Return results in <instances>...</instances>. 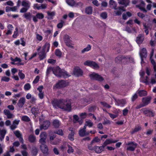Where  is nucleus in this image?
Listing matches in <instances>:
<instances>
[{
    "label": "nucleus",
    "instance_id": "obj_21",
    "mask_svg": "<svg viewBox=\"0 0 156 156\" xmlns=\"http://www.w3.org/2000/svg\"><path fill=\"white\" fill-rule=\"evenodd\" d=\"M26 100L23 97L20 98L17 103V105L19 108H22L25 103Z\"/></svg>",
    "mask_w": 156,
    "mask_h": 156
},
{
    "label": "nucleus",
    "instance_id": "obj_22",
    "mask_svg": "<svg viewBox=\"0 0 156 156\" xmlns=\"http://www.w3.org/2000/svg\"><path fill=\"white\" fill-rule=\"evenodd\" d=\"M104 148L103 145L100 147L95 146L94 147V151L98 153H100L104 151Z\"/></svg>",
    "mask_w": 156,
    "mask_h": 156
},
{
    "label": "nucleus",
    "instance_id": "obj_12",
    "mask_svg": "<svg viewBox=\"0 0 156 156\" xmlns=\"http://www.w3.org/2000/svg\"><path fill=\"white\" fill-rule=\"evenodd\" d=\"M115 102V104L118 106L122 107L126 104V102L125 100L123 99L119 100L114 98Z\"/></svg>",
    "mask_w": 156,
    "mask_h": 156
},
{
    "label": "nucleus",
    "instance_id": "obj_53",
    "mask_svg": "<svg viewBox=\"0 0 156 156\" xmlns=\"http://www.w3.org/2000/svg\"><path fill=\"white\" fill-rule=\"evenodd\" d=\"M18 74L21 79L24 78L25 76L24 74L22 73V70H19Z\"/></svg>",
    "mask_w": 156,
    "mask_h": 156
},
{
    "label": "nucleus",
    "instance_id": "obj_64",
    "mask_svg": "<svg viewBox=\"0 0 156 156\" xmlns=\"http://www.w3.org/2000/svg\"><path fill=\"white\" fill-rule=\"evenodd\" d=\"M48 62L49 63L54 64L55 63L56 60L52 59H49L48 60Z\"/></svg>",
    "mask_w": 156,
    "mask_h": 156
},
{
    "label": "nucleus",
    "instance_id": "obj_31",
    "mask_svg": "<svg viewBox=\"0 0 156 156\" xmlns=\"http://www.w3.org/2000/svg\"><path fill=\"white\" fill-rule=\"evenodd\" d=\"M129 3V0H120L119 2V4L124 5L125 6H127Z\"/></svg>",
    "mask_w": 156,
    "mask_h": 156
},
{
    "label": "nucleus",
    "instance_id": "obj_26",
    "mask_svg": "<svg viewBox=\"0 0 156 156\" xmlns=\"http://www.w3.org/2000/svg\"><path fill=\"white\" fill-rule=\"evenodd\" d=\"M136 93L140 97L145 96L147 95V92L144 90H138L136 91Z\"/></svg>",
    "mask_w": 156,
    "mask_h": 156
},
{
    "label": "nucleus",
    "instance_id": "obj_9",
    "mask_svg": "<svg viewBox=\"0 0 156 156\" xmlns=\"http://www.w3.org/2000/svg\"><path fill=\"white\" fill-rule=\"evenodd\" d=\"M73 73L75 76H79L82 75L83 72L79 68L76 67L74 69Z\"/></svg>",
    "mask_w": 156,
    "mask_h": 156
},
{
    "label": "nucleus",
    "instance_id": "obj_37",
    "mask_svg": "<svg viewBox=\"0 0 156 156\" xmlns=\"http://www.w3.org/2000/svg\"><path fill=\"white\" fill-rule=\"evenodd\" d=\"M141 129V126L138 125L136 126L135 128L131 132V133L133 134L135 132H137Z\"/></svg>",
    "mask_w": 156,
    "mask_h": 156
},
{
    "label": "nucleus",
    "instance_id": "obj_49",
    "mask_svg": "<svg viewBox=\"0 0 156 156\" xmlns=\"http://www.w3.org/2000/svg\"><path fill=\"white\" fill-rule=\"evenodd\" d=\"M75 134V132L70 133L68 136L69 139L71 141L74 140V136Z\"/></svg>",
    "mask_w": 156,
    "mask_h": 156
},
{
    "label": "nucleus",
    "instance_id": "obj_24",
    "mask_svg": "<svg viewBox=\"0 0 156 156\" xmlns=\"http://www.w3.org/2000/svg\"><path fill=\"white\" fill-rule=\"evenodd\" d=\"M79 134L80 136L83 137L89 135V132H87L86 130H84L80 129L79 131Z\"/></svg>",
    "mask_w": 156,
    "mask_h": 156
},
{
    "label": "nucleus",
    "instance_id": "obj_50",
    "mask_svg": "<svg viewBox=\"0 0 156 156\" xmlns=\"http://www.w3.org/2000/svg\"><path fill=\"white\" fill-rule=\"evenodd\" d=\"M67 146L68 148L67 150V152L69 154L73 153L74 151V150L73 147L69 144H68Z\"/></svg>",
    "mask_w": 156,
    "mask_h": 156
},
{
    "label": "nucleus",
    "instance_id": "obj_47",
    "mask_svg": "<svg viewBox=\"0 0 156 156\" xmlns=\"http://www.w3.org/2000/svg\"><path fill=\"white\" fill-rule=\"evenodd\" d=\"M69 104V108H67V110H63L64 111H68L69 112L71 110V104L70 102H68L67 101H66V102L65 103V105H64V107H65L66 108V107H67V105H66Z\"/></svg>",
    "mask_w": 156,
    "mask_h": 156
},
{
    "label": "nucleus",
    "instance_id": "obj_13",
    "mask_svg": "<svg viewBox=\"0 0 156 156\" xmlns=\"http://www.w3.org/2000/svg\"><path fill=\"white\" fill-rule=\"evenodd\" d=\"M118 140H114L112 139H106L104 142L103 145L105 147L108 145L111 144L113 143H115L117 142Z\"/></svg>",
    "mask_w": 156,
    "mask_h": 156
},
{
    "label": "nucleus",
    "instance_id": "obj_4",
    "mask_svg": "<svg viewBox=\"0 0 156 156\" xmlns=\"http://www.w3.org/2000/svg\"><path fill=\"white\" fill-rule=\"evenodd\" d=\"M84 65L92 67L94 69H98L99 68V66L95 62L90 60H87L85 61L84 63Z\"/></svg>",
    "mask_w": 156,
    "mask_h": 156
},
{
    "label": "nucleus",
    "instance_id": "obj_40",
    "mask_svg": "<svg viewBox=\"0 0 156 156\" xmlns=\"http://www.w3.org/2000/svg\"><path fill=\"white\" fill-rule=\"evenodd\" d=\"M47 14L48 16H49L48 17V19H52L53 17L55 15V12H48Z\"/></svg>",
    "mask_w": 156,
    "mask_h": 156
},
{
    "label": "nucleus",
    "instance_id": "obj_32",
    "mask_svg": "<svg viewBox=\"0 0 156 156\" xmlns=\"http://www.w3.org/2000/svg\"><path fill=\"white\" fill-rule=\"evenodd\" d=\"M28 140L31 143H34L36 140V137L33 135H30L29 136Z\"/></svg>",
    "mask_w": 156,
    "mask_h": 156
},
{
    "label": "nucleus",
    "instance_id": "obj_7",
    "mask_svg": "<svg viewBox=\"0 0 156 156\" xmlns=\"http://www.w3.org/2000/svg\"><path fill=\"white\" fill-rule=\"evenodd\" d=\"M90 76L92 79L100 81H102L104 80V79L102 76L94 73L90 74Z\"/></svg>",
    "mask_w": 156,
    "mask_h": 156
},
{
    "label": "nucleus",
    "instance_id": "obj_6",
    "mask_svg": "<svg viewBox=\"0 0 156 156\" xmlns=\"http://www.w3.org/2000/svg\"><path fill=\"white\" fill-rule=\"evenodd\" d=\"M40 139L39 142L40 144L46 143V141L47 137V134L45 132H41L40 135Z\"/></svg>",
    "mask_w": 156,
    "mask_h": 156
},
{
    "label": "nucleus",
    "instance_id": "obj_15",
    "mask_svg": "<svg viewBox=\"0 0 156 156\" xmlns=\"http://www.w3.org/2000/svg\"><path fill=\"white\" fill-rule=\"evenodd\" d=\"M62 70L58 66L53 68V73L56 76L58 77L60 76Z\"/></svg>",
    "mask_w": 156,
    "mask_h": 156
},
{
    "label": "nucleus",
    "instance_id": "obj_18",
    "mask_svg": "<svg viewBox=\"0 0 156 156\" xmlns=\"http://www.w3.org/2000/svg\"><path fill=\"white\" fill-rule=\"evenodd\" d=\"M144 37L142 34H140L137 37L136 42L138 44H141L144 40Z\"/></svg>",
    "mask_w": 156,
    "mask_h": 156
},
{
    "label": "nucleus",
    "instance_id": "obj_16",
    "mask_svg": "<svg viewBox=\"0 0 156 156\" xmlns=\"http://www.w3.org/2000/svg\"><path fill=\"white\" fill-rule=\"evenodd\" d=\"M50 125V122L48 121H44L43 124L40 126V129L41 130L46 129L49 127Z\"/></svg>",
    "mask_w": 156,
    "mask_h": 156
},
{
    "label": "nucleus",
    "instance_id": "obj_3",
    "mask_svg": "<svg viewBox=\"0 0 156 156\" xmlns=\"http://www.w3.org/2000/svg\"><path fill=\"white\" fill-rule=\"evenodd\" d=\"M69 83L63 80H60L53 86V89L60 88L67 86L69 85Z\"/></svg>",
    "mask_w": 156,
    "mask_h": 156
},
{
    "label": "nucleus",
    "instance_id": "obj_61",
    "mask_svg": "<svg viewBox=\"0 0 156 156\" xmlns=\"http://www.w3.org/2000/svg\"><path fill=\"white\" fill-rule=\"evenodd\" d=\"M101 16L103 19H105L107 18V14L106 12H103L101 14Z\"/></svg>",
    "mask_w": 156,
    "mask_h": 156
},
{
    "label": "nucleus",
    "instance_id": "obj_34",
    "mask_svg": "<svg viewBox=\"0 0 156 156\" xmlns=\"http://www.w3.org/2000/svg\"><path fill=\"white\" fill-rule=\"evenodd\" d=\"M60 75V76H59V77H63L66 78L69 76V75L67 72L64 70H62Z\"/></svg>",
    "mask_w": 156,
    "mask_h": 156
},
{
    "label": "nucleus",
    "instance_id": "obj_42",
    "mask_svg": "<svg viewBox=\"0 0 156 156\" xmlns=\"http://www.w3.org/2000/svg\"><path fill=\"white\" fill-rule=\"evenodd\" d=\"M31 112L32 113L35 115L36 114L39 112L38 108L35 107H33L31 109Z\"/></svg>",
    "mask_w": 156,
    "mask_h": 156
},
{
    "label": "nucleus",
    "instance_id": "obj_28",
    "mask_svg": "<svg viewBox=\"0 0 156 156\" xmlns=\"http://www.w3.org/2000/svg\"><path fill=\"white\" fill-rule=\"evenodd\" d=\"M6 130L5 129L1 130L0 129V140L2 141L4 138Z\"/></svg>",
    "mask_w": 156,
    "mask_h": 156
},
{
    "label": "nucleus",
    "instance_id": "obj_10",
    "mask_svg": "<svg viewBox=\"0 0 156 156\" xmlns=\"http://www.w3.org/2000/svg\"><path fill=\"white\" fill-rule=\"evenodd\" d=\"M140 55L141 59V63L143 62V60L144 58H145L147 56V51L145 48H143L140 52Z\"/></svg>",
    "mask_w": 156,
    "mask_h": 156
},
{
    "label": "nucleus",
    "instance_id": "obj_56",
    "mask_svg": "<svg viewBox=\"0 0 156 156\" xmlns=\"http://www.w3.org/2000/svg\"><path fill=\"white\" fill-rule=\"evenodd\" d=\"M101 104L104 107L108 108H110L111 106L108 104L107 103L105 102H101Z\"/></svg>",
    "mask_w": 156,
    "mask_h": 156
},
{
    "label": "nucleus",
    "instance_id": "obj_23",
    "mask_svg": "<svg viewBox=\"0 0 156 156\" xmlns=\"http://www.w3.org/2000/svg\"><path fill=\"white\" fill-rule=\"evenodd\" d=\"M14 133L16 136L19 138L20 142L23 144V140L22 137V134L20 133V131L18 130L14 132Z\"/></svg>",
    "mask_w": 156,
    "mask_h": 156
},
{
    "label": "nucleus",
    "instance_id": "obj_8",
    "mask_svg": "<svg viewBox=\"0 0 156 156\" xmlns=\"http://www.w3.org/2000/svg\"><path fill=\"white\" fill-rule=\"evenodd\" d=\"M127 145H128L127 148V150L133 151L135 150L137 146V144L132 142L128 143Z\"/></svg>",
    "mask_w": 156,
    "mask_h": 156
},
{
    "label": "nucleus",
    "instance_id": "obj_17",
    "mask_svg": "<svg viewBox=\"0 0 156 156\" xmlns=\"http://www.w3.org/2000/svg\"><path fill=\"white\" fill-rule=\"evenodd\" d=\"M151 98L150 96L143 98L142 99L143 104L144 106L147 105L150 102Z\"/></svg>",
    "mask_w": 156,
    "mask_h": 156
},
{
    "label": "nucleus",
    "instance_id": "obj_59",
    "mask_svg": "<svg viewBox=\"0 0 156 156\" xmlns=\"http://www.w3.org/2000/svg\"><path fill=\"white\" fill-rule=\"evenodd\" d=\"M9 80V78L5 76L2 77L1 80L2 81H4L6 82H8Z\"/></svg>",
    "mask_w": 156,
    "mask_h": 156
},
{
    "label": "nucleus",
    "instance_id": "obj_33",
    "mask_svg": "<svg viewBox=\"0 0 156 156\" xmlns=\"http://www.w3.org/2000/svg\"><path fill=\"white\" fill-rule=\"evenodd\" d=\"M93 11L92 8L91 6L87 7L85 9V12L87 14H91Z\"/></svg>",
    "mask_w": 156,
    "mask_h": 156
},
{
    "label": "nucleus",
    "instance_id": "obj_55",
    "mask_svg": "<svg viewBox=\"0 0 156 156\" xmlns=\"http://www.w3.org/2000/svg\"><path fill=\"white\" fill-rule=\"evenodd\" d=\"M65 23V22L62 20L60 21V22L58 23L57 25V27L58 28H61L63 26V24Z\"/></svg>",
    "mask_w": 156,
    "mask_h": 156
},
{
    "label": "nucleus",
    "instance_id": "obj_51",
    "mask_svg": "<svg viewBox=\"0 0 156 156\" xmlns=\"http://www.w3.org/2000/svg\"><path fill=\"white\" fill-rule=\"evenodd\" d=\"M37 149L36 147H34L32 149V155L34 156L36 155L37 153Z\"/></svg>",
    "mask_w": 156,
    "mask_h": 156
},
{
    "label": "nucleus",
    "instance_id": "obj_29",
    "mask_svg": "<svg viewBox=\"0 0 156 156\" xmlns=\"http://www.w3.org/2000/svg\"><path fill=\"white\" fill-rule=\"evenodd\" d=\"M45 51L44 50H42L41 51L38 53V54L41 60H42L45 58L46 55Z\"/></svg>",
    "mask_w": 156,
    "mask_h": 156
},
{
    "label": "nucleus",
    "instance_id": "obj_48",
    "mask_svg": "<svg viewBox=\"0 0 156 156\" xmlns=\"http://www.w3.org/2000/svg\"><path fill=\"white\" fill-rule=\"evenodd\" d=\"M124 10H123V8H119V10H117V11H115V12L116 15H120L122 14V11H124Z\"/></svg>",
    "mask_w": 156,
    "mask_h": 156
},
{
    "label": "nucleus",
    "instance_id": "obj_46",
    "mask_svg": "<svg viewBox=\"0 0 156 156\" xmlns=\"http://www.w3.org/2000/svg\"><path fill=\"white\" fill-rule=\"evenodd\" d=\"M85 124L86 126H88L89 127H92L93 125V123L90 120L86 121Z\"/></svg>",
    "mask_w": 156,
    "mask_h": 156
},
{
    "label": "nucleus",
    "instance_id": "obj_54",
    "mask_svg": "<svg viewBox=\"0 0 156 156\" xmlns=\"http://www.w3.org/2000/svg\"><path fill=\"white\" fill-rule=\"evenodd\" d=\"M31 88V86L29 83H26L24 86V88L26 90H29Z\"/></svg>",
    "mask_w": 156,
    "mask_h": 156
},
{
    "label": "nucleus",
    "instance_id": "obj_30",
    "mask_svg": "<svg viewBox=\"0 0 156 156\" xmlns=\"http://www.w3.org/2000/svg\"><path fill=\"white\" fill-rule=\"evenodd\" d=\"M109 5L110 7L112 8L116 9V4L115 2L113 0H110L109 2Z\"/></svg>",
    "mask_w": 156,
    "mask_h": 156
},
{
    "label": "nucleus",
    "instance_id": "obj_63",
    "mask_svg": "<svg viewBox=\"0 0 156 156\" xmlns=\"http://www.w3.org/2000/svg\"><path fill=\"white\" fill-rule=\"evenodd\" d=\"M136 93L131 98V100L132 101H134L138 98V96Z\"/></svg>",
    "mask_w": 156,
    "mask_h": 156
},
{
    "label": "nucleus",
    "instance_id": "obj_62",
    "mask_svg": "<svg viewBox=\"0 0 156 156\" xmlns=\"http://www.w3.org/2000/svg\"><path fill=\"white\" fill-rule=\"evenodd\" d=\"M36 37L37 39L39 41H41L43 39L42 37L38 34H36Z\"/></svg>",
    "mask_w": 156,
    "mask_h": 156
},
{
    "label": "nucleus",
    "instance_id": "obj_36",
    "mask_svg": "<svg viewBox=\"0 0 156 156\" xmlns=\"http://www.w3.org/2000/svg\"><path fill=\"white\" fill-rule=\"evenodd\" d=\"M60 123L58 120H55L53 122V125L55 128H58L60 126Z\"/></svg>",
    "mask_w": 156,
    "mask_h": 156
},
{
    "label": "nucleus",
    "instance_id": "obj_38",
    "mask_svg": "<svg viewBox=\"0 0 156 156\" xmlns=\"http://www.w3.org/2000/svg\"><path fill=\"white\" fill-rule=\"evenodd\" d=\"M66 1L67 4L71 6H73L75 4V2L74 0H66Z\"/></svg>",
    "mask_w": 156,
    "mask_h": 156
},
{
    "label": "nucleus",
    "instance_id": "obj_43",
    "mask_svg": "<svg viewBox=\"0 0 156 156\" xmlns=\"http://www.w3.org/2000/svg\"><path fill=\"white\" fill-rule=\"evenodd\" d=\"M55 135H53L51 136H50L49 137V140H48V142L51 144L53 145H55L56 144V143L53 142V140H54V138H55Z\"/></svg>",
    "mask_w": 156,
    "mask_h": 156
},
{
    "label": "nucleus",
    "instance_id": "obj_58",
    "mask_svg": "<svg viewBox=\"0 0 156 156\" xmlns=\"http://www.w3.org/2000/svg\"><path fill=\"white\" fill-rule=\"evenodd\" d=\"M36 16L39 19H42L44 17V16L43 14L41 13H37L36 15Z\"/></svg>",
    "mask_w": 156,
    "mask_h": 156
},
{
    "label": "nucleus",
    "instance_id": "obj_2",
    "mask_svg": "<svg viewBox=\"0 0 156 156\" xmlns=\"http://www.w3.org/2000/svg\"><path fill=\"white\" fill-rule=\"evenodd\" d=\"M22 5L23 7L20 9V12L24 13L26 12L30 8V3L29 1L23 0L22 2Z\"/></svg>",
    "mask_w": 156,
    "mask_h": 156
},
{
    "label": "nucleus",
    "instance_id": "obj_19",
    "mask_svg": "<svg viewBox=\"0 0 156 156\" xmlns=\"http://www.w3.org/2000/svg\"><path fill=\"white\" fill-rule=\"evenodd\" d=\"M144 114L147 116L153 117L154 116V113L151 111L145 109H143Z\"/></svg>",
    "mask_w": 156,
    "mask_h": 156
},
{
    "label": "nucleus",
    "instance_id": "obj_60",
    "mask_svg": "<svg viewBox=\"0 0 156 156\" xmlns=\"http://www.w3.org/2000/svg\"><path fill=\"white\" fill-rule=\"evenodd\" d=\"M80 116L81 119H84L87 117V113L86 112H83L80 113Z\"/></svg>",
    "mask_w": 156,
    "mask_h": 156
},
{
    "label": "nucleus",
    "instance_id": "obj_14",
    "mask_svg": "<svg viewBox=\"0 0 156 156\" xmlns=\"http://www.w3.org/2000/svg\"><path fill=\"white\" fill-rule=\"evenodd\" d=\"M41 144L40 146V148L42 152L44 154H48V146L45 144V143Z\"/></svg>",
    "mask_w": 156,
    "mask_h": 156
},
{
    "label": "nucleus",
    "instance_id": "obj_44",
    "mask_svg": "<svg viewBox=\"0 0 156 156\" xmlns=\"http://www.w3.org/2000/svg\"><path fill=\"white\" fill-rule=\"evenodd\" d=\"M91 49V46L89 44L87 46V47L84 48L83 50H82L81 52L82 53H84L85 52L88 51L90 50Z\"/></svg>",
    "mask_w": 156,
    "mask_h": 156
},
{
    "label": "nucleus",
    "instance_id": "obj_35",
    "mask_svg": "<svg viewBox=\"0 0 156 156\" xmlns=\"http://www.w3.org/2000/svg\"><path fill=\"white\" fill-rule=\"evenodd\" d=\"M130 58L129 56H122V62L124 64L128 62V60Z\"/></svg>",
    "mask_w": 156,
    "mask_h": 156
},
{
    "label": "nucleus",
    "instance_id": "obj_45",
    "mask_svg": "<svg viewBox=\"0 0 156 156\" xmlns=\"http://www.w3.org/2000/svg\"><path fill=\"white\" fill-rule=\"evenodd\" d=\"M55 54L56 56L61 57L62 55V52L59 49H56L55 51Z\"/></svg>",
    "mask_w": 156,
    "mask_h": 156
},
{
    "label": "nucleus",
    "instance_id": "obj_52",
    "mask_svg": "<svg viewBox=\"0 0 156 156\" xmlns=\"http://www.w3.org/2000/svg\"><path fill=\"white\" fill-rule=\"evenodd\" d=\"M21 119L23 121L27 122H28L30 120V118L27 116H22Z\"/></svg>",
    "mask_w": 156,
    "mask_h": 156
},
{
    "label": "nucleus",
    "instance_id": "obj_41",
    "mask_svg": "<svg viewBox=\"0 0 156 156\" xmlns=\"http://www.w3.org/2000/svg\"><path fill=\"white\" fill-rule=\"evenodd\" d=\"M49 48L50 44L49 43H46L43 46L42 50H44V51H45L46 49H47V51L48 52L49 50Z\"/></svg>",
    "mask_w": 156,
    "mask_h": 156
},
{
    "label": "nucleus",
    "instance_id": "obj_57",
    "mask_svg": "<svg viewBox=\"0 0 156 156\" xmlns=\"http://www.w3.org/2000/svg\"><path fill=\"white\" fill-rule=\"evenodd\" d=\"M54 133H55L61 136L63 135V134L62 130V129H58L55 131Z\"/></svg>",
    "mask_w": 156,
    "mask_h": 156
},
{
    "label": "nucleus",
    "instance_id": "obj_27",
    "mask_svg": "<svg viewBox=\"0 0 156 156\" xmlns=\"http://www.w3.org/2000/svg\"><path fill=\"white\" fill-rule=\"evenodd\" d=\"M32 15L30 12H25V13L23 15L24 17L27 20L30 21L32 17Z\"/></svg>",
    "mask_w": 156,
    "mask_h": 156
},
{
    "label": "nucleus",
    "instance_id": "obj_5",
    "mask_svg": "<svg viewBox=\"0 0 156 156\" xmlns=\"http://www.w3.org/2000/svg\"><path fill=\"white\" fill-rule=\"evenodd\" d=\"M64 40L67 46L72 48H73V44L72 43V41L69 36L68 35H65L64 38Z\"/></svg>",
    "mask_w": 156,
    "mask_h": 156
},
{
    "label": "nucleus",
    "instance_id": "obj_20",
    "mask_svg": "<svg viewBox=\"0 0 156 156\" xmlns=\"http://www.w3.org/2000/svg\"><path fill=\"white\" fill-rule=\"evenodd\" d=\"M20 120H15L13 122L12 125L10 126L11 129L14 130L17 127V125L19 123Z\"/></svg>",
    "mask_w": 156,
    "mask_h": 156
},
{
    "label": "nucleus",
    "instance_id": "obj_1",
    "mask_svg": "<svg viewBox=\"0 0 156 156\" xmlns=\"http://www.w3.org/2000/svg\"><path fill=\"white\" fill-rule=\"evenodd\" d=\"M66 100H65L62 99L57 100H54L52 102V104L53 106L55 108H59L62 110H67V108H69V104L66 105L67 107L66 108L64 107L65 105V103Z\"/></svg>",
    "mask_w": 156,
    "mask_h": 156
},
{
    "label": "nucleus",
    "instance_id": "obj_39",
    "mask_svg": "<svg viewBox=\"0 0 156 156\" xmlns=\"http://www.w3.org/2000/svg\"><path fill=\"white\" fill-rule=\"evenodd\" d=\"M115 61L118 63L122 62V56H119L116 57L115 58Z\"/></svg>",
    "mask_w": 156,
    "mask_h": 156
},
{
    "label": "nucleus",
    "instance_id": "obj_25",
    "mask_svg": "<svg viewBox=\"0 0 156 156\" xmlns=\"http://www.w3.org/2000/svg\"><path fill=\"white\" fill-rule=\"evenodd\" d=\"M140 74L141 77V81L143 83H145L146 84H147L148 83L147 80L148 77L146 76L145 78L144 79H143V77L144 74V73L143 71L141 72L140 73Z\"/></svg>",
    "mask_w": 156,
    "mask_h": 156
},
{
    "label": "nucleus",
    "instance_id": "obj_11",
    "mask_svg": "<svg viewBox=\"0 0 156 156\" xmlns=\"http://www.w3.org/2000/svg\"><path fill=\"white\" fill-rule=\"evenodd\" d=\"M4 114L6 116L8 119H11L14 118V115L11 113L10 111L7 109H5L3 111Z\"/></svg>",
    "mask_w": 156,
    "mask_h": 156
}]
</instances>
